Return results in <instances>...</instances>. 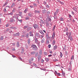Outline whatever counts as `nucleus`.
I'll list each match as a JSON object with an SVG mask.
<instances>
[{
    "instance_id": "20e7f679",
    "label": "nucleus",
    "mask_w": 78,
    "mask_h": 78,
    "mask_svg": "<svg viewBox=\"0 0 78 78\" xmlns=\"http://www.w3.org/2000/svg\"><path fill=\"white\" fill-rule=\"evenodd\" d=\"M55 33L54 32L52 35V39H54V38H55Z\"/></svg>"
},
{
    "instance_id": "13d9d810",
    "label": "nucleus",
    "mask_w": 78,
    "mask_h": 78,
    "mask_svg": "<svg viewBox=\"0 0 78 78\" xmlns=\"http://www.w3.org/2000/svg\"><path fill=\"white\" fill-rule=\"evenodd\" d=\"M41 34H43V35H44V33H43V32H41Z\"/></svg>"
},
{
    "instance_id": "8fccbe9b",
    "label": "nucleus",
    "mask_w": 78,
    "mask_h": 78,
    "mask_svg": "<svg viewBox=\"0 0 78 78\" xmlns=\"http://www.w3.org/2000/svg\"><path fill=\"white\" fill-rule=\"evenodd\" d=\"M12 57H13V58H16V56H14V55H12Z\"/></svg>"
},
{
    "instance_id": "37998d69",
    "label": "nucleus",
    "mask_w": 78,
    "mask_h": 78,
    "mask_svg": "<svg viewBox=\"0 0 78 78\" xmlns=\"http://www.w3.org/2000/svg\"><path fill=\"white\" fill-rule=\"evenodd\" d=\"M48 57H51V56H52V55H48Z\"/></svg>"
},
{
    "instance_id": "423d86ee",
    "label": "nucleus",
    "mask_w": 78,
    "mask_h": 78,
    "mask_svg": "<svg viewBox=\"0 0 78 78\" xmlns=\"http://www.w3.org/2000/svg\"><path fill=\"white\" fill-rule=\"evenodd\" d=\"M41 42V43H44V42H45V38H43L42 39Z\"/></svg>"
},
{
    "instance_id": "a19ab883",
    "label": "nucleus",
    "mask_w": 78,
    "mask_h": 78,
    "mask_svg": "<svg viewBox=\"0 0 78 78\" xmlns=\"http://www.w3.org/2000/svg\"><path fill=\"white\" fill-rule=\"evenodd\" d=\"M29 63H30V64L32 63V62H31V61L29 60Z\"/></svg>"
},
{
    "instance_id": "c9c22d12",
    "label": "nucleus",
    "mask_w": 78,
    "mask_h": 78,
    "mask_svg": "<svg viewBox=\"0 0 78 78\" xmlns=\"http://www.w3.org/2000/svg\"><path fill=\"white\" fill-rule=\"evenodd\" d=\"M66 34L67 35V36H68V35H69V32H66Z\"/></svg>"
},
{
    "instance_id": "5fc2aeb1",
    "label": "nucleus",
    "mask_w": 78,
    "mask_h": 78,
    "mask_svg": "<svg viewBox=\"0 0 78 78\" xmlns=\"http://www.w3.org/2000/svg\"><path fill=\"white\" fill-rule=\"evenodd\" d=\"M46 7H47V8H49V6L48 5H46Z\"/></svg>"
},
{
    "instance_id": "f3484780",
    "label": "nucleus",
    "mask_w": 78,
    "mask_h": 78,
    "mask_svg": "<svg viewBox=\"0 0 78 78\" xmlns=\"http://www.w3.org/2000/svg\"><path fill=\"white\" fill-rule=\"evenodd\" d=\"M8 4V2H6L3 5V6H5L6 5Z\"/></svg>"
},
{
    "instance_id": "c85d7f7f",
    "label": "nucleus",
    "mask_w": 78,
    "mask_h": 78,
    "mask_svg": "<svg viewBox=\"0 0 78 78\" xmlns=\"http://www.w3.org/2000/svg\"><path fill=\"white\" fill-rule=\"evenodd\" d=\"M39 53L40 54H42V50H40V51H39Z\"/></svg>"
},
{
    "instance_id": "e433bc0d",
    "label": "nucleus",
    "mask_w": 78,
    "mask_h": 78,
    "mask_svg": "<svg viewBox=\"0 0 78 78\" xmlns=\"http://www.w3.org/2000/svg\"><path fill=\"white\" fill-rule=\"evenodd\" d=\"M26 37H27V38H28V37H29V36H28V34H27V35H26Z\"/></svg>"
},
{
    "instance_id": "aec40b11",
    "label": "nucleus",
    "mask_w": 78,
    "mask_h": 78,
    "mask_svg": "<svg viewBox=\"0 0 78 78\" xmlns=\"http://www.w3.org/2000/svg\"><path fill=\"white\" fill-rule=\"evenodd\" d=\"M60 20L61 21H63V20H64V19L63 18H61L60 19Z\"/></svg>"
},
{
    "instance_id": "ea45409f",
    "label": "nucleus",
    "mask_w": 78,
    "mask_h": 78,
    "mask_svg": "<svg viewBox=\"0 0 78 78\" xmlns=\"http://www.w3.org/2000/svg\"><path fill=\"white\" fill-rule=\"evenodd\" d=\"M49 53H51V54H52V53H53V52L51 51H49Z\"/></svg>"
},
{
    "instance_id": "a18cd8bd",
    "label": "nucleus",
    "mask_w": 78,
    "mask_h": 78,
    "mask_svg": "<svg viewBox=\"0 0 78 78\" xmlns=\"http://www.w3.org/2000/svg\"><path fill=\"white\" fill-rule=\"evenodd\" d=\"M69 18H70L71 17H72V16L70 15H69Z\"/></svg>"
},
{
    "instance_id": "a211bd4d",
    "label": "nucleus",
    "mask_w": 78,
    "mask_h": 78,
    "mask_svg": "<svg viewBox=\"0 0 78 78\" xmlns=\"http://www.w3.org/2000/svg\"><path fill=\"white\" fill-rule=\"evenodd\" d=\"M71 60H73L74 59V56L73 55L71 58Z\"/></svg>"
},
{
    "instance_id": "864d4df0",
    "label": "nucleus",
    "mask_w": 78,
    "mask_h": 78,
    "mask_svg": "<svg viewBox=\"0 0 78 78\" xmlns=\"http://www.w3.org/2000/svg\"><path fill=\"white\" fill-rule=\"evenodd\" d=\"M44 5H46V3H46V2H44Z\"/></svg>"
},
{
    "instance_id": "a878e982",
    "label": "nucleus",
    "mask_w": 78,
    "mask_h": 78,
    "mask_svg": "<svg viewBox=\"0 0 78 78\" xmlns=\"http://www.w3.org/2000/svg\"><path fill=\"white\" fill-rule=\"evenodd\" d=\"M24 52V49H22L21 51V53H23Z\"/></svg>"
},
{
    "instance_id": "bb28decb",
    "label": "nucleus",
    "mask_w": 78,
    "mask_h": 78,
    "mask_svg": "<svg viewBox=\"0 0 78 78\" xmlns=\"http://www.w3.org/2000/svg\"><path fill=\"white\" fill-rule=\"evenodd\" d=\"M62 74L63 76H65V73H64V72H62Z\"/></svg>"
},
{
    "instance_id": "79ce46f5",
    "label": "nucleus",
    "mask_w": 78,
    "mask_h": 78,
    "mask_svg": "<svg viewBox=\"0 0 78 78\" xmlns=\"http://www.w3.org/2000/svg\"><path fill=\"white\" fill-rule=\"evenodd\" d=\"M9 29H7L6 30V31H7V32L9 31Z\"/></svg>"
},
{
    "instance_id": "72a5a7b5",
    "label": "nucleus",
    "mask_w": 78,
    "mask_h": 78,
    "mask_svg": "<svg viewBox=\"0 0 78 78\" xmlns=\"http://www.w3.org/2000/svg\"><path fill=\"white\" fill-rule=\"evenodd\" d=\"M58 14V11H56V12L54 13V14L55 15V14Z\"/></svg>"
},
{
    "instance_id": "cd10ccee",
    "label": "nucleus",
    "mask_w": 78,
    "mask_h": 78,
    "mask_svg": "<svg viewBox=\"0 0 78 78\" xmlns=\"http://www.w3.org/2000/svg\"><path fill=\"white\" fill-rule=\"evenodd\" d=\"M28 44H30V40L29 39L28 40Z\"/></svg>"
},
{
    "instance_id": "393cba45",
    "label": "nucleus",
    "mask_w": 78,
    "mask_h": 78,
    "mask_svg": "<svg viewBox=\"0 0 78 78\" xmlns=\"http://www.w3.org/2000/svg\"><path fill=\"white\" fill-rule=\"evenodd\" d=\"M28 26H25L24 27V29H27V28H28Z\"/></svg>"
},
{
    "instance_id": "c756f323",
    "label": "nucleus",
    "mask_w": 78,
    "mask_h": 78,
    "mask_svg": "<svg viewBox=\"0 0 78 78\" xmlns=\"http://www.w3.org/2000/svg\"><path fill=\"white\" fill-rule=\"evenodd\" d=\"M12 14H13V13H12V12H11L9 13L8 15H12Z\"/></svg>"
},
{
    "instance_id": "39448f33",
    "label": "nucleus",
    "mask_w": 78,
    "mask_h": 78,
    "mask_svg": "<svg viewBox=\"0 0 78 78\" xmlns=\"http://www.w3.org/2000/svg\"><path fill=\"white\" fill-rule=\"evenodd\" d=\"M34 27L35 28V29H36L37 27V25L35 24L34 25Z\"/></svg>"
},
{
    "instance_id": "6e6552de",
    "label": "nucleus",
    "mask_w": 78,
    "mask_h": 78,
    "mask_svg": "<svg viewBox=\"0 0 78 78\" xmlns=\"http://www.w3.org/2000/svg\"><path fill=\"white\" fill-rule=\"evenodd\" d=\"M39 12H40L39 11H37V10H35V13L36 14L39 13Z\"/></svg>"
},
{
    "instance_id": "603ef678",
    "label": "nucleus",
    "mask_w": 78,
    "mask_h": 78,
    "mask_svg": "<svg viewBox=\"0 0 78 78\" xmlns=\"http://www.w3.org/2000/svg\"><path fill=\"white\" fill-rule=\"evenodd\" d=\"M60 3L61 4H62V5H63V4H64V3H63V2H60Z\"/></svg>"
},
{
    "instance_id": "ddd939ff",
    "label": "nucleus",
    "mask_w": 78,
    "mask_h": 78,
    "mask_svg": "<svg viewBox=\"0 0 78 78\" xmlns=\"http://www.w3.org/2000/svg\"><path fill=\"white\" fill-rule=\"evenodd\" d=\"M13 21H15V20H13L12 18H11L10 19V22H13Z\"/></svg>"
},
{
    "instance_id": "dca6fc26",
    "label": "nucleus",
    "mask_w": 78,
    "mask_h": 78,
    "mask_svg": "<svg viewBox=\"0 0 78 78\" xmlns=\"http://www.w3.org/2000/svg\"><path fill=\"white\" fill-rule=\"evenodd\" d=\"M3 39V37L1 36L0 39V41H2Z\"/></svg>"
},
{
    "instance_id": "e2e57ef3",
    "label": "nucleus",
    "mask_w": 78,
    "mask_h": 78,
    "mask_svg": "<svg viewBox=\"0 0 78 78\" xmlns=\"http://www.w3.org/2000/svg\"><path fill=\"white\" fill-rule=\"evenodd\" d=\"M30 8H33V6L30 5Z\"/></svg>"
},
{
    "instance_id": "052dcab7",
    "label": "nucleus",
    "mask_w": 78,
    "mask_h": 78,
    "mask_svg": "<svg viewBox=\"0 0 78 78\" xmlns=\"http://www.w3.org/2000/svg\"><path fill=\"white\" fill-rule=\"evenodd\" d=\"M12 50L13 51H15V49H14V48H13V49H12Z\"/></svg>"
},
{
    "instance_id": "1a4fd4ad",
    "label": "nucleus",
    "mask_w": 78,
    "mask_h": 78,
    "mask_svg": "<svg viewBox=\"0 0 78 78\" xmlns=\"http://www.w3.org/2000/svg\"><path fill=\"white\" fill-rule=\"evenodd\" d=\"M29 16L30 17H31L32 16H33V14L32 13H30L29 14Z\"/></svg>"
},
{
    "instance_id": "6e6d98bb",
    "label": "nucleus",
    "mask_w": 78,
    "mask_h": 78,
    "mask_svg": "<svg viewBox=\"0 0 78 78\" xmlns=\"http://www.w3.org/2000/svg\"><path fill=\"white\" fill-rule=\"evenodd\" d=\"M44 62V60H42L41 61V62Z\"/></svg>"
},
{
    "instance_id": "f704fd0d",
    "label": "nucleus",
    "mask_w": 78,
    "mask_h": 78,
    "mask_svg": "<svg viewBox=\"0 0 78 78\" xmlns=\"http://www.w3.org/2000/svg\"><path fill=\"white\" fill-rule=\"evenodd\" d=\"M65 55H68V53H67V51H66L65 52Z\"/></svg>"
},
{
    "instance_id": "2f4dec72",
    "label": "nucleus",
    "mask_w": 78,
    "mask_h": 78,
    "mask_svg": "<svg viewBox=\"0 0 78 78\" xmlns=\"http://www.w3.org/2000/svg\"><path fill=\"white\" fill-rule=\"evenodd\" d=\"M25 19H26V20H28L29 19V17H26L25 18Z\"/></svg>"
},
{
    "instance_id": "9d476101",
    "label": "nucleus",
    "mask_w": 78,
    "mask_h": 78,
    "mask_svg": "<svg viewBox=\"0 0 78 78\" xmlns=\"http://www.w3.org/2000/svg\"><path fill=\"white\" fill-rule=\"evenodd\" d=\"M27 11H28V9L26 8L24 11V13H27Z\"/></svg>"
},
{
    "instance_id": "2eb2a0df",
    "label": "nucleus",
    "mask_w": 78,
    "mask_h": 78,
    "mask_svg": "<svg viewBox=\"0 0 78 78\" xmlns=\"http://www.w3.org/2000/svg\"><path fill=\"white\" fill-rule=\"evenodd\" d=\"M55 41L53 40L52 42V45H55Z\"/></svg>"
},
{
    "instance_id": "473e14b6",
    "label": "nucleus",
    "mask_w": 78,
    "mask_h": 78,
    "mask_svg": "<svg viewBox=\"0 0 78 78\" xmlns=\"http://www.w3.org/2000/svg\"><path fill=\"white\" fill-rule=\"evenodd\" d=\"M4 12H6V8H5L4 9Z\"/></svg>"
},
{
    "instance_id": "58836bf2",
    "label": "nucleus",
    "mask_w": 78,
    "mask_h": 78,
    "mask_svg": "<svg viewBox=\"0 0 78 78\" xmlns=\"http://www.w3.org/2000/svg\"><path fill=\"white\" fill-rule=\"evenodd\" d=\"M48 48H50V47H51V45H50V44L49 45H48Z\"/></svg>"
},
{
    "instance_id": "774afa93",
    "label": "nucleus",
    "mask_w": 78,
    "mask_h": 78,
    "mask_svg": "<svg viewBox=\"0 0 78 78\" xmlns=\"http://www.w3.org/2000/svg\"><path fill=\"white\" fill-rule=\"evenodd\" d=\"M13 45H15V43H13Z\"/></svg>"
},
{
    "instance_id": "4c0bfd02",
    "label": "nucleus",
    "mask_w": 78,
    "mask_h": 78,
    "mask_svg": "<svg viewBox=\"0 0 78 78\" xmlns=\"http://www.w3.org/2000/svg\"><path fill=\"white\" fill-rule=\"evenodd\" d=\"M39 32L40 33H41L42 32V30H39Z\"/></svg>"
},
{
    "instance_id": "6ab92c4d",
    "label": "nucleus",
    "mask_w": 78,
    "mask_h": 78,
    "mask_svg": "<svg viewBox=\"0 0 78 78\" xmlns=\"http://www.w3.org/2000/svg\"><path fill=\"white\" fill-rule=\"evenodd\" d=\"M35 53V52H34V51H32L31 52V55H34Z\"/></svg>"
},
{
    "instance_id": "f257e3e1",
    "label": "nucleus",
    "mask_w": 78,
    "mask_h": 78,
    "mask_svg": "<svg viewBox=\"0 0 78 78\" xmlns=\"http://www.w3.org/2000/svg\"><path fill=\"white\" fill-rule=\"evenodd\" d=\"M70 36H71V34L69 33V36L68 37V41H70L69 39H70V41H72L73 40V38Z\"/></svg>"
},
{
    "instance_id": "4468645a",
    "label": "nucleus",
    "mask_w": 78,
    "mask_h": 78,
    "mask_svg": "<svg viewBox=\"0 0 78 78\" xmlns=\"http://www.w3.org/2000/svg\"><path fill=\"white\" fill-rule=\"evenodd\" d=\"M20 45H19V42H17V47H19Z\"/></svg>"
},
{
    "instance_id": "7ed1b4c3",
    "label": "nucleus",
    "mask_w": 78,
    "mask_h": 78,
    "mask_svg": "<svg viewBox=\"0 0 78 78\" xmlns=\"http://www.w3.org/2000/svg\"><path fill=\"white\" fill-rule=\"evenodd\" d=\"M19 34H20V33H19V32H17L16 34H13V36H14L16 37V36H19Z\"/></svg>"
},
{
    "instance_id": "4d7b16f0",
    "label": "nucleus",
    "mask_w": 78,
    "mask_h": 78,
    "mask_svg": "<svg viewBox=\"0 0 78 78\" xmlns=\"http://www.w3.org/2000/svg\"><path fill=\"white\" fill-rule=\"evenodd\" d=\"M73 22H75V21L74 19H73Z\"/></svg>"
},
{
    "instance_id": "680f3d73",
    "label": "nucleus",
    "mask_w": 78,
    "mask_h": 78,
    "mask_svg": "<svg viewBox=\"0 0 78 78\" xmlns=\"http://www.w3.org/2000/svg\"><path fill=\"white\" fill-rule=\"evenodd\" d=\"M12 30H10L9 31V33H12Z\"/></svg>"
},
{
    "instance_id": "9b49d317",
    "label": "nucleus",
    "mask_w": 78,
    "mask_h": 78,
    "mask_svg": "<svg viewBox=\"0 0 78 78\" xmlns=\"http://www.w3.org/2000/svg\"><path fill=\"white\" fill-rule=\"evenodd\" d=\"M57 49V46H55L54 47V50H56V49Z\"/></svg>"
},
{
    "instance_id": "f03ea898",
    "label": "nucleus",
    "mask_w": 78,
    "mask_h": 78,
    "mask_svg": "<svg viewBox=\"0 0 78 78\" xmlns=\"http://www.w3.org/2000/svg\"><path fill=\"white\" fill-rule=\"evenodd\" d=\"M32 47L33 48V49L34 50H36V49H37V47L36 45H32Z\"/></svg>"
},
{
    "instance_id": "412c9836",
    "label": "nucleus",
    "mask_w": 78,
    "mask_h": 78,
    "mask_svg": "<svg viewBox=\"0 0 78 78\" xmlns=\"http://www.w3.org/2000/svg\"><path fill=\"white\" fill-rule=\"evenodd\" d=\"M60 58H62V52H60Z\"/></svg>"
},
{
    "instance_id": "49530a36",
    "label": "nucleus",
    "mask_w": 78,
    "mask_h": 78,
    "mask_svg": "<svg viewBox=\"0 0 78 78\" xmlns=\"http://www.w3.org/2000/svg\"><path fill=\"white\" fill-rule=\"evenodd\" d=\"M57 75L58 76H60V75H61V74L60 73H58Z\"/></svg>"
},
{
    "instance_id": "bf43d9fd",
    "label": "nucleus",
    "mask_w": 78,
    "mask_h": 78,
    "mask_svg": "<svg viewBox=\"0 0 78 78\" xmlns=\"http://www.w3.org/2000/svg\"><path fill=\"white\" fill-rule=\"evenodd\" d=\"M6 27H8V26H9V25H8V24H6Z\"/></svg>"
},
{
    "instance_id": "3c124183",
    "label": "nucleus",
    "mask_w": 78,
    "mask_h": 78,
    "mask_svg": "<svg viewBox=\"0 0 78 78\" xmlns=\"http://www.w3.org/2000/svg\"><path fill=\"white\" fill-rule=\"evenodd\" d=\"M19 59H20V60H22V58H21L19 57Z\"/></svg>"
},
{
    "instance_id": "f8f14e48",
    "label": "nucleus",
    "mask_w": 78,
    "mask_h": 78,
    "mask_svg": "<svg viewBox=\"0 0 78 78\" xmlns=\"http://www.w3.org/2000/svg\"><path fill=\"white\" fill-rule=\"evenodd\" d=\"M10 28H11V29H12V28L13 29H17V28H16V27H10Z\"/></svg>"
},
{
    "instance_id": "5701e85b",
    "label": "nucleus",
    "mask_w": 78,
    "mask_h": 78,
    "mask_svg": "<svg viewBox=\"0 0 78 78\" xmlns=\"http://www.w3.org/2000/svg\"><path fill=\"white\" fill-rule=\"evenodd\" d=\"M41 57L40 56H38V61H39V59H41Z\"/></svg>"
},
{
    "instance_id": "7c9ffc66",
    "label": "nucleus",
    "mask_w": 78,
    "mask_h": 78,
    "mask_svg": "<svg viewBox=\"0 0 78 78\" xmlns=\"http://www.w3.org/2000/svg\"><path fill=\"white\" fill-rule=\"evenodd\" d=\"M44 55H47V53L46 52H44Z\"/></svg>"
},
{
    "instance_id": "69168bd1",
    "label": "nucleus",
    "mask_w": 78,
    "mask_h": 78,
    "mask_svg": "<svg viewBox=\"0 0 78 78\" xmlns=\"http://www.w3.org/2000/svg\"><path fill=\"white\" fill-rule=\"evenodd\" d=\"M55 27H56V26H54L53 27V28L55 29Z\"/></svg>"
},
{
    "instance_id": "c03bdc74",
    "label": "nucleus",
    "mask_w": 78,
    "mask_h": 78,
    "mask_svg": "<svg viewBox=\"0 0 78 78\" xmlns=\"http://www.w3.org/2000/svg\"><path fill=\"white\" fill-rule=\"evenodd\" d=\"M34 5H36V7H37V4H35V3H34Z\"/></svg>"
},
{
    "instance_id": "de8ad7c7",
    "label": "nucleus",
    "mask_w": 78,
    "mask_h": 78,
    "mask_svg": "<svg viewBox=\"0 0 78 78\" xmlns=\"http://www.w3.org/2000/svg\"><path fill=\"white\" fill-rule=\"evenodd\" d=\"M19 21H20V23H21L22 22V20H20Z\"/></svg>"
},
{
    "instance_id": "b1692460",
    "label": "nucleus",
    "mask_w": 78,
    "mask_h": 78,
    "mask_svg": "<svg viewBox=\"0 0 78 78\" xmlns=\"http://www.w3.org/2000/svg\"><path fill=\"white\" fill-rule=\"evenodd\" d=\"M30 36H32V32L31 31L30 32Z\"/></svg>"
},
{
    "instance_id": "4be33fe9",
    "label": "nucleus",
    "mask_w": 78,
    "mask_h": 78,
    "mask_svg": "<svg viewBox=\"0 0 78 78\" xmlns=\"http://www.w3.org/2000/svg\"><path fill=\"white\" fill-rule=\"evenodd\" d=\"M45 60L46 61H47V62H48V61H49V58H45Z\"/></svg>"
},
{
    "instance_id": "338daca9",
    "label": "nucleus",
    "mask_w": 78,
    "mask_h": 78,
    "mask_svg": "<svg viewBox=\"0 0 78 78\" xmlns=\"http://www.w3.org/2000/svg\"><path fill=\"white\" fill-rule=\"evenodd\" d=\"M26 48H28V46H26Z\"/></svg>"
},
{
    "instance_id": "0e129e2a",
    "label": "nucleus",
    "mask_w": 78,
    "mask_h": 78,
    "mask_svg": "<svg viewBox=\"0 0 78 78\" xmlns=\"http://www.w3.org/2000/svg\"><path fill=\"white\" fill-rule=\"evenodd\" d=\"M72 13L73 14H74V12H72Z\"/></svg>"
},
{
    "instance_id": "0eeeda50",
    "label": "nucleus",
    "mask_w": 78,
    "mask_h": 78,
    "mask_svg": "<svg viewBox=\"0 0 78 78\" xmlns=\"http://www.w3.org/2000/svg\"><path fill=\"white\" fill-rule=\"evenodd\" d=\"M15 6V3H13L12 5L11 6V8H12L13 7H14Z\"/></svg>"
},
{
    "instance_id": "09e8293b",
    "label": "nucleus",
    "mask_w": 78,
    "mask_h": 78,
    "mask_svg": "<svg viewBox=\"0 0 78 78\" xmlns=\"http://www.w3.org/2000/svg\"><path fill=\"white\" fill-rule=\"evenodd\" d=\"M34 60V58H31V61H33V60Z\"/></svg>"
}]
</instances>
